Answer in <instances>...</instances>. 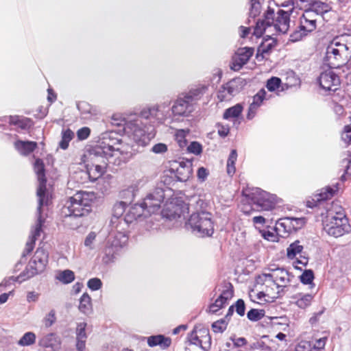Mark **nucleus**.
<instances>
[{
	"label": "nucleus",
	"mask_w": 351,
	"mask_h": 351,
	"mask_svg": "<svg viewBox=\"0 0 351 351\" xmlns=\"http://www.w3.org/2000/svg\"><path fill=\"white\" fill-rule=\"evenodd\" d=\"M134 154L132 148L123 143L116 132L103 133L97 143L90 147L84 154L90 180L95 181L108 168H110L111 165L119 166L125 163Z\"/></svg>",
	"instance_id": "f257e3e1"
},
{
	"label": "nucleus",
	"mask_w": 351,
	"mask_h": 351,
	"mask_svg": "<svg viewBox=\"0 0 351 351\" xmlns=\"http://www.w3.org/2000/svg\"><path fill=\"white\" fill-rule=\"evenodd\" d=\"M291 12V10L285 11L278 9L275 13L274 9L268 7L267 10L263 14V18L256 21L253 34L256 37L260 38L266 29L271 26H274L276 32L286 34L289 28Z\"/></svg>",
	"instance_id": "f03ea898"
},
{
	"label": "nucleus",
	"mask_w": 351,
	"mask_h": 351,
	"mask_svg": "<svg viewBox=\"0 0 351 351\" xmlns=\"http://www.w3.org/2000/svg\"><path fill=\"white\" fill-rule=\"evenodd\" d=\"M206 90L205 86L197 87L179 94L171 108L173 117L178 119L189 117L195 111L197 101Z\"/></svg>",
	"instance_id": "7ed1b4c3"
},
{
	"label": "nucleus",
	"mask_w": 351,
	"mask_h": 351,
	"mask_svg": "<svg viewBox=\"0 0 351 351\" xmlns=\"http://www.w3.org/2000/svg\"><path fill=\"white\" fill-rule=\"evenodd\" d=\"M185 227L197 237H211L214 233L212 214L205 210L195 212L190 215Z\"/></svg>",
	"instance_id": "20e7f679"
},
{
	"label": "nucleus",
	"mask_w": 351,
	"mask_h": 351,
	"mask_svg": "<svg viewBox=\"0 0 351 351\" xmlns=\"http://www.w3.org/2000/svg\"><path fill=\"white\" fill-rule=\"evenodd\" d=\"M112 121L113 125L117 126L123 125L124 130L130 134V136L138 146H147L154 137L155 134L146 132L145 128L138 123V120L126 122L125 119L117 118L114 114L112 117Z\"/></svg>",
	"instance_id": "39448f33"
},
{
	"label": "nucleus",
	"mask_w": 351,
	"mask_h": 351,
	"mask_svg": "<svg viewBox=\"0 0 351 351\" xmlns=\"http://www.w3.org/2000/svg\"><path fill=\"white\" fill-rule=\"evenodd\" d=\"M242 194L248 200L256 205L261 211H269L275 208L277 204V196L269 193L260 188H248L242 191Z\"/></svg>",
	"instance_id": "423d86ee"
},
{
	"label": "nucleus",
	"mask_w": 351,
	"mask_h": 351,
	"mask_svg": "<svg viewBox=\"0 0 351 351\" xmlns=\"http://www.w3.org/2000/svg\"><path fill=\"white\" fill-rule=\"evenodd\" d=\"M66 215L81 217L87 215L91 211V199L89 194L84 191H77L66 202Z\"/></svg>",
	"instance_id": "0eeeda50"
},
{
	"label": "nucleus",
	"mask_w": 351,
	"mask_h": 351,
	"mask_svg": "<svg viewBox=\"0 0 351 351\" xmlns=\"http://www.w3.org/2000/svg\"><path fill=\"white\" fill-rule=\"evenodd\" d=\"M324 230L330 236L340 237L351 231L348 219L343 213H337L335 215L328 216L324 222Z\"/></svg>",
	"instance_id": "6e6552de"
},
{
	"label": "nucleus",
	"mask_w": 351,
	"mask_h": 351,
	"mask_svg": "<svg viewBox=\"0 0 351 351\" xmlns=\"http://www.w3.org/2000/svg\"><path fill=\"white\" fill-rule=\"evenodd\" d=\"M34 169L39 182L37 189V196L38 197V210H40L43 206H47L49 202V195L47 194V179L45 176V165L42 159L37 158L35 160Z\"/></svg>",
	"instance_id": "1a4fd4ad"
},
{
	"label": "nucleus",
	"mask_w": 351,
	"mask_h": 351,
	"mask_svg": "<svg viewBox=\"0 0 351 351\" xmlns=\"http://www.w3.org/2000/svg\"><path fill=\"white\" fill-rule=\"evenodd\" d=\"M48 258V253L45 250L43 247H38L24 271L27 275L26 278H30L43 273L47 265Z\"/></svg>",
	"instance_id": "9d476101"
},
{
	"label": "nucleus",
	"mask_w": 351,
	"mask_h": 351,
	"mask_svg": "<svg viewBox=\"0 0 351 351\" xmlns=\"http://www.w3.org/2000/svg\"><path fill=\"white\" fill-rule=\"evenodd\" d=\"M165 199V191L161 188H156L153 192L147 195L139 205L143 207L145 215L150 216L158 211L161 203Z\"/></svg>",
	"instance_id": "9b49d317"
},
{
	"label": "nucleus",
	"mask_w": 351,
	"mask_h": 351,
	"mask_svg": "<svg viewBox=\"0 0 351 351\" xmlns=\"http://www.w3.org/2000/svg\"><path fill=\"white\" fill-rule=\"evenodd\" d=\"M245 83L241 78H234L220 86L217 91V98L220 101H230L239 94Z\"/></svg>",
	"instance_id": "f8f14e48"
},
{
	"label": "nucleus",
	"mask_w": 351,
	"mask_h": 351,
	"mask_svg": "<svg viewBox=\"0 0 351 351\" xmlns=\"http://www.w3.org/2000/svg\"><path fill=\"white\" fill-rule=\"evenodd\" d=\"M143 217L145 218L147 217V216L145 215L143 207L139 205V204H135L128 208L122 219L123 222L121 228H119L120 235L123 234V238L125 239V241L127 240L125 233L127 232L129 226L138 220H141Z\"/></svg>",
	"instance_id": "ddd939ff"
},
{
	"label": "nucleus",
	"mask_w": 351,
	"mask_h": 351,
	"mask_svg": "<svg viewBox=\"0 0 351 351\" xmlns=\"http://www.w3.org/2000/svg\"><path fill=\"white\" fill-rule=\"evenodd\" d=\"M306 223V219L304 217H285L277 221L276 230L289 234L302 228Z\"/></svg>",
	"instance_id": "4468645a"
},
{
	"label": "nucleus",
	"mask_w": 351,
	"mask_h": 351,
	"mask_svg": "<svg viewBox=\"0 0 351 351\" xmlns=\"http://www.w3.org/2000/svg\"><path fill=\"white\" fill-rule=\"evenodd\" d=\"M118 237H123V234L119 235L117 233V234L114 236L113 240H111L110 237L106 242V246L104 249V256L102 258L103 262L106 264L113 262L119 254V251L123 247V245Z\"/></svg>",
	"instance_id": "2eb2a0df"
},
{
	"label": "nucleus",
	"mask_w": 351,
	"mask_h": 351,
	"mask_svg": "<svg viewBox=\"0 0 351 351\" xmlns=\"http://www.w3.org/2000/svg\"><path fill=\"white\" fill-rule=\"evenodd\" d=\"M296 3L300 8H306L317 15L323 16L332 10V5L320 0H297Z\"/></svg>",
	"instance_id": "dca6fc26"
},
{
	"label": "nucleus",
	"mask_w": 351,
	"mask_h": 351,
	"mask_svg": "<svg viewBox=\"0 0 351 351\" xmlns=\"http://www.w3.org/2000/svg\"><path fill=\"white\" fill-rule=\"evenodd\" d=\"M318 82L320 87L326 91L335 92L340 86L339 77L332 71L322 72L319 78Z\"/></svg>",
	"instance_id": "f3484780"
},
{
	"label": "nucleus",
	"mask_w": 351,
	"mask_h": 351,
	"mask_svg": "<svg viewBox=\"0 0 351 351\" xmlns=\"http://www.w3.org/2000/svg\"><path fill=\"white\" fill-rule=\"evenodd\" d=\"M36 215L37 220L34 230H32L29 240L26 243L25 248L23 252V256H26L33 250L36 240L40 236V232H42V227L45 222V219L42 216V209L40 210L37 209Z\"/></svg>",
	"instance_id": "a211bd4d"
},
{
	"label": "nucleus",
	"mask_w": 351,
	"mask_h": 351,
	"mask_svg": "<svg viewBox=\"0 0 351 351\" xmlns=\"http://www.w3.org/2000/svg\"><path fill=\"white\" fill-rule=\"evenodd\" d=\"M254 51L252 47H246L238 49L232 56L230 69L234 71H239L249 61Z\"/></svg>",
	"instance_id": "6ab92c4d"
},
{
	"label": "nucleus",
	"mask_w": 351,
	"mask_h": 351,
	"mask_svg": "<svg viewBox=\"0 0 351 351\" xmlns=\"http://www.w3.org/2000/svg\"><path fill=\"white\" fill-rule=\"evenodd\" d=\"M339 184L336 183L333 186H327L326 189H323L319 193L314 195L311 200L306 202V206L311 208H313L324 201L328 200L332 198L336 192L339 189Z\"/></svg>",
	"instance_id": "aec40b11"
},
{
	"label": "nucleus",
	"mask_w": 351,
	"mask_h": 351,
	"mask_svg": "<svg viewBox=\"0 0 351 351\" xmlns=\"http://www.w3.org/2000/svg\"><path fill=\"white\" fill-rule=\"evenodd\" d=\"M126 204L123 202L115 204L112 209V216L110 219L111 230L116 231L120 235L119 228H121L124 213L126 211Z\"/></svg>",
	"instance_id": "412c9836"
},
{
	"label": "nucleus",
	"mask_w": 351,
	"mask_h": 351,
	"mask_svg": "<svg viewBox=\"0 0 351 351\" xmlns=\"http://www.w3.org/2000/svg\"><path fill=\"white\" fill-rule=\"evenodd\" d=\"M233 294V286L231 283H228V286L221 291L215 302L209 305V312L216 313L219 309L223 307L228 300L232 298Z\"/></svg>",
	"instance_id": "4be33fe9"
},
{
	"label": "nucleus",
	"mask_w": 351,
	"mask_h": 351,
	"mask_svg": "<svg viewBox=\"0 0 351 351\" xmlns=\"http://www.w3.org/2000/svg\"><path fill=\"white\" fill-rule=\"evenodd\" d=\"M341 58L339 49L333 44L327 47L324 62L330 68H339L342 64L339 63L338 60Z\"/></svg>",
	"instance_id": "5701e85b"
},
{
	"label": "nucleus",
	"mask_w": 351,
	"mask_h": 351,
	"mask_svg": "<svg viewBox=\"0 0 351 351\" xmlns=\"http://www.w3.org/2000/svg\"><path fill=\"white\" fill-rule=\"evenodd\" d=\"M277 45V40L270 36H267L258 47L256 58L258 61L264 59L265 54H270L273 48Z\"/></svg>",
	"instance_id": "b1692460"
},
{
	"label": "nucleus",
	"mask_w": 351,
	"mask_h": 351,
	"mask_svg": "<svg viewBox=\"0 0 351 351\" xmlns=\"http://www.w3.org/2000/svg\"><path fill=\"white\" fill-rule=\"evenodd\" d=\"M38 345L44 348L57 350L60 348L61 339L56 333L51 332L41 337L38 341Z\"/></svg>",
	"instance_id": "393cba45"
},
{
	"label": "nucleus",
	"mask_w": 351,
	"mask_h": 351,
	"mask_svg": "<svg viewBox=\"0 0 351 351\" xmlns=\"http://www.w3.org/2000/svg\"><path fill=\"white\" fill-rule=\"evenodd\" d=\"M192 172V161H182L180 162L179 167L176 169V176L178 180L186 182L191 176Z\"/></svg>",
	"instance_id": "a878e982"
},
{
	"label": "nucleus",
	"mask_w": 351,
	"mask_h": 351,
	"mask_svg": "<svg viewBox=\"0 0 351 351\" xmlns=\"http://www.w3.org/2000/svg\"><path fill=\"white\" fill-rule=\"evenodd\" d=\"M147 344L149 347L160 346L162 350H166L171 345V339L163 335H152L147 337Z\"/></svg>",
	"instance_id": "bb28decb"
},
{
	"label": "nucleus",
	"mask_w": 351,
	"mask_h": 351,
	"mask_svg": "<svg viewBox=\"0 0 351 351\" xmlns=\"http://www.w3.org/2000/svg\"><path fill=\"white\" fill-rule=\"evenodd\" d=\"M14 148L22 156H28L37 147V143L29 141L17 140L14 143Z\"/></svg>",
	"instance_id": "cd10ccee"
},
{
	"label": "nucleus",
	"mask_w": 351,
	"mask_h": 351,
	"mask_svg": "<svg viewBox=\"0 0 351 351\" xmlns=\"http://www.w3.org/2000/svg\"><path fill=\"white\" fill-rule=\"evenodd\" d=\"M302 16L300 19V26L304 28L307 33L311 32L316 29V19H311L312 13L306 8Z\"/></svg>",
	"instance_id": "c85d7f7f"
},
{
	"label": "nucleus",
	"mask_w": 351,
	"mask_h": 351,
	"mask_svg": "<svg viewBox=\"0 0 351 351\" xmlns=\"http://www.w3.org/2000/svg\"><path fill=\"white\" fill-rule=\"evenodd\" d=\"M78 308L80 311L85 315H88L93 311L91 298L87 293H84L80 298Z\"/></svg>",
	"instance_id": "c756f323"
},
{
	"label": "nucleus",
	"mask_w": 351,
	"mask_h": 351,
	"mask_svg": "<svg viewBox=\"0 0 351 351\" xmlns=\"http://www.w3.org/2000/svg\"><path fill=\"white\" fill-rule=\"evenodd\" d=\"M243 110V104H237L236 105L225 110L223 114V118L226 120H229L233 118H239L241 116Z\"/></svg>",
	"instance_id": "7c9ffc66"
},
{
	"label": "nucleus",
	"mask_w": 351,
	"mask_h": 351,
	"mask_svg": "<svg viewBox=\"0 0 351 351\" xmlns=\"http://www.w3.org/2000/svg\"><path fill=\"white\" fill-rule=\"evenodd\" d=\"M74 137V132L69 128L63 130L61 134V140L59 142V147L62 149H66L69 147V142Z\"/></svg>",
	"instance_id": "2f4dec72"
},
{
	"label": "nucleus",
	"mask_w": 351,
	"mask_h": 351,
	"mask_svg": "<svg viewBox=\"0 0 351 351\" xmlns=\"http://www.w3.org/2000/svg\"><path fill=\"white\" fill-rule=\"evenodd\" d=\"M160 112L159 106H155L142 110L140 112L139 117L146 119L151 117H154L157 119H162V117H160Z\"/></svg>",
	"instance_id": "473e14b6"
},
{
	"label": "nucleus",
	"mask_w": 351,
	"mask_h": 351,
	"mask_svg": "<svg viewBox=\"0 0 351 351\" xmlns=\"http://www.w3.org/2000/svg\"><path fill=\"white\" fill-rule=\"evenodd\" d=\"M300 243V241L296 240L287 248V255L289 259L294 258L298 254L302 252L304 247Z\"/></svg>",
	"instance_id": "72a5a7b5"
},
{
	"label": "nucleus",
	"mask_w": 351,
	"mask_h": 351,
	"mask_svg": "<svg viewBox=\"0 0 351 351\" xmlns=\"http://www.w3.org/2000/svg\"><path fill=\"white\" fill-rule=\"evenodd\" d=\"M77 108L84 119L90 118L95 114L93 107L86 101H80L77 104Z\"/></svg>",
	"instance_id": "f704fd0d"
},
{
	"label": "nucleus",
	"mask_w": 351,
	"mask_h": 351,
	"mask_svg": "<svg viewBox=\"0 0 351 351\" xmlns=\"http://www.w3.org/2000/svg\"><path fill=\"white\" fill-rule=\"evenodd\" d=\"M237 159V152L235 149H232L228 156L227 160V173L229 176H232L236 171L235 162Z\"/></svg>",
	"instance_id": "c9c22d12"
},
{
	"label": "nucleus",
	"mask_w": 351,
	"mask_h": 351,
	"mask_svg": "<svg viewBox=\"0 0 351 351\" xmlns=\"http://www.w3.org/2000/svg\"><path fill=\"white\" fill-rule=\"evenodd\" d=\"M56 278L64 285L71 283L75 280V274L70 269H65L60 271Z\"/></svg>",
	"instance_id": "e433bc0d"
},
{
	"label": "nucleus",
	"mask_w": 351,
	"mask_h": 351,
	"mask_svg": "<svg viewBox=\"0 0 351 351\" xmlns=\"http://www.w3.org/2000/svg\"><path fill=\"white\" fill-rule=\"evenodd\" d=\"M198 330H197V326H195L193 330L190 333L189 337V341L191 344H193L195 346H198L201 348L202 350L204 351H208L209 348H206V346H204L202 345V340L200 339L199 337L197 335Z\"/></svg>",
	"instance_id": "4c0bfd02"
},
{
	"label": "nucleus",
	"mask_w": 351,
	"mask_h": 351,
	"mask_svg": "<svg viewBox=\"0 0 351 351\" xmlns=\"http://www.w3.org/2000/svg\"><path fill=\"white\" fill-rule=\"evenodd\" d=\"M36 335L33 332H25L18 341V345L21 346H29L36 342Z\"/></svg>",
	"instance_id": "58836bf2"
},
{
	"label": "nucleus",
	"mask_w": 351,
	"mask_h": 351,
	"mask_svg": "<svg viewBox=\"0 0 351 351\" xmlns=\"http://www.w3.org/2000/svg\"><path fill=\"white\" fill-rule=\"evenodd\" d=\"M26 276H27V275H26L25 272L23 271L17 277L10 276V277H8V278H5L0 283V288L2 287H7L11 285L12 284H13L14 282H15L16 281H19L20 282H21L23 281H25V280L28 279V278H26Z\"/></svg>",
	"instance_id": "ea45409f"
},
{
	"label": "nucleus",
	"mask_w": 351,
	"mask_h": 351,
	"mask_svg": "<svg viewBox=\"0 0 351 351\" xmlns=\"http://www.w3.org/2000/svg\"><path fill=\"white\" fill-rule=\"evenodd\" d=\"M189 134V130H178L176 132L175 139L178 143L179 147L182 149L187 146L188 141L186 140V136Z\"/></svg>",
	"instance_id": "a19ab883"
},
{
	"label": "nucleus",
	"mask_w": 351,
	"mask_h": 351,
	"mask_svg": "<svg viewBox=\"0 0 351 351\" xmlns=\"http://www.w3.org/2000/svg\"><path fill=\"white\" fill-rule=\"evenodd\" d=\"M308 33L306 32L305 29L302 28L300 25L298 29H295L293 33L290 34L289 40L291 43H295L301 40Z\"/></svg>",
	"instance_id": "79ce46f5"
},
{
	"label": "nucleus",
	"mask_w": 351,
	"mask_h": 351,
	"mask_svg": "<svg viewBox=\"0 0 351 351\" xmlns=\"http://www.w3.org/2000/svg\"><path fill=\"white\" fill-rule=\"evenodd\" d=\"M276 273L275 274L276 282L279 280L282 283L290 282L289 272L283 268L276 267Z\"/></svg>",
	"instance_id": "37998d69"
},
{
	"label": "nucleus",
	"mask_w": 351,
	"mask_h": 351,
	"mask_svg": "<svg viewBox=\"0 0 351 351\" xmlns=\"http://www.w3.org/2000/svg\"><path fill=\"white\" fill-rule=\"evenodd\" d=\"M228 324V320H226V319L222 318L213 322L211 326L214 332L222 333L226 330Z\"/></svg>",
	"instance_id": "c03bdc74"
},
{
	"label": "nucleus",
	"mask_w": 351,
	"mask_h": 351,
	"mask_svg": "<svg viewBox=\"0 0 351 351\" xmlns=\"http://www.w3.org/2000/svg\"><path fill=\"white\" fill-rule=\"evenodd\" d=\"M265 316L264 310H258L256 308H252L247 313V317L252 322H257L261 320Z\"/></svg>",
	"instance_id": "a18cd8bd"
},
{
	"label": "nucleus",
	"mask_w": 351,
	"mask_h": 351,
	"mask_svg": "<svg viewBox=\"0 0 351 351\" xmlns=\"http://www.w3.org/2000/svg\"><path fill=\"white\" fill-rule=\"evenodd\" d=\"M261 5L259 0H250V18L255 19L261 13Z\"/></svg>",
	"instance_id": "49530a36"
},
{
	"label": "nucleus",
	"mask_w": 351,
	"mask_h": 351,
	"mask_svg": "<svg viewBox=\"0 0 351 351\" xmlns=\"http://www.w3.org/2000/svg\"><path fill=\"white\" fill-rule=\"evenodd\" d=\"M56 311L51 309L43 319V324L45 328H49L56 322Z\"/></svg>",
	"instance_id": "de8ad7c7"
},
{
	"label": "nucleus",
	"mask_w": 351,
	"mask_h": 351,
	"mask_svg": "<svg viewBox=\"0 0 351 351\" xmlns=\"http://www.w3.org/2000/svg\"><path fill=\"white\" fill-rule=\"evenodd\" d=\"M313 300V295L311 294L302 295L300 298L298 299L295 304L300 308H305L308 306Z\"/></svg>",
	"instance_id": "09e8293b"
},
{
	"label": "nucleus",
	"mask_w": 351,
	"mask_h": 351,
	"mask_svg": "<svg viewBox=\"0 0 351 351\" xmlns=\"http://www.w3.org/2000/svg\"><path fill=\"white\" fill-rule=\"evenodd\" d=\"M314 273L311 269H306L300 276V282L304 285H310L314 279Z\"/></svg>",
	"instance_id": "8fccbe9b"
},
{
	"label": "nucleus",
	"mask_w": 351,
	"mask_h": 351,
	"mask_svg": "<svg viewBox=\"0 0 351 351\" xmlns=\"http://www.w3.org/2000/svg\"><path fill=\"white\" fill-rule=\"evenodd\" d=\"M87 324L84 322L77 323L75 334H76V339H87V335L86 333V328Z\"/></svg>",
	"instance_id": "3c124183"
},
{
	"label": "nucleus",
	"mask_w": 351,
	"mask_h": 351,
	"mask_svg": "<svg viewBox=\"0 0 351 351\" xmlns=\"http://www.w3.org/2000/svg\"><path fill=\"white\" fill-rule=\"evenodd\" d=\"M281 82V80L279 77H272L267 80L266 87L268 90L272 92L280 87Z\"/></svg>",
	"instance_id": "603ef678"
},
{
	"label": "nucleus",
	"mask_w": 351,
	"mask_h": 351,
	"mask_svg": "<svg viewBox=\"0 0 351 351\" xmlns=\"http://www.w3.org/2000/svg\"><path fill=\"white\" fill-rule=\"evenodd\" d=\"M266 91L264 88L261 89L254 97L252 105L259 107L265 99Z\"/></svg>",
	"instance_id": "864d4df0"
},
{
	"label": "nucleus",
	"mask_w": 351,
	"mask_h": 351,
	"mask_svg": "<svg viewBox=\"0 0 351 351\" xmlns=\"http://www.w3.org/2000/svg\"><path fill=\"white\" fill-rule=\"evenodd\" d=\"M186 147L189 153L199 155L202 152V145L197 141H193Z\"/></svg>",
	"instance_id": "5fc2aeb1"
},
{
	"label": "nucleus",
	"mask_w": 351,
	"mask_h": 351,
	"mask_svg": "<svg viewBox=\"0 0 351 351\" xmlns=\"http://www.w3.org/2000/svg\"><path fill=\"white\" fill-rule=\"evenodd\" d=\"M198 332L201 335L199 337L204 338L206 340L205 343H207L206 348H209V350L211 347V336L209 332V330L204 328H199L197 326Z\"/></svg>",
	"instance_id": "6e6d98bb"
},
{
	"label": "nucleus",
	"mask_w": 351,
	"mask_h": 351,
	"mask_svg": "<svg viewBox=\"0 0 351 351\" xmlns=\"http://www.w3.org/2000/svg\"><path fill=\"white\" fill-rule=\"evenodd\" d=\"M87 287L91 291H97L102 287V282L98 278H93L88 280L87 282Z\"/></svg>",
	"instance_id": "4d7b16f0"
},
{
	"label": "nucleus",
	"mask_w": 351,
	"mask_h": 351,
	"mask_svg": "<svg viewBox=\"0 0 351 351\" xmlns=\"http://www.w3.org/2000/svg\"><path fill=\"white\" fill-rule=\"evenodd\" d=\"M250 350H262L265 351H271V348L266 345V343L263 341H257L250 345Z\"/></svg>",
	"instance_id": "13d9d810"
},
{
	"label": "nucleus",
	"mask_w": 351,
	"mask_h": 351,
	"mask_svg": "<svg viewBox=\"0 0 351 351\" xmlns=\"http://www.w3.org/2000/svg\"><path fill=\"white\" fill-rule=\"evenodd\" d=\"M234 308H235V311L239 315L243 316L245 315V304L243 299L237 300L234 304Z\"/></svg>",
	"instance_id": "bf43d9fd"
},
{
	"label": "nucleus",
	"mask_w": 351,
	"mask_h": 351,
	"mask_svg": "<svg viewBox=\"0 0 351 351\" xmlns=\"http://www.w3.org/2000/svg\"><path fill=\"white\" fill-rule=\"evenodd\" d=\"M168 150L167 145L162 143L155 144L151 149V151L156 154H162Z\"/></svg>",
	"instance_id": "052dcab7"
},
{
	"label": "nucleus",
	"mask_w": 351,
	"mask_h": 351,
	"mask_svg": "<svg viewBox=\"0 0 351 351\" xmlns=\"http://www.w3.org/2000/svg\"><path fill=\"white\" fill-rule=\"evenodd\" d=\"M351 163V155H350V158H344L342 160V165L345 167L344 172L341 176V181L342 182H345L347 180V175H348V169H350V165Z\"/></svg>",
	"instance_id": "680f3d73"
},
{
	"label": "nucleus",
	"mask_w": 351,
	"mask_h": 351,
	"mask_svg": "<svg viewBox=\"0 0 351 351\" xmlns=\"http://www.w3.org/2000/svg\"><path fill=\"white\" fill-rule=\"evenodd\" d=\"M216 126L218 130V134L221 137L224 138L228 135L230 132V127L228 125L218 123Z\"/></svg>",
	"instance_id": "e2e57ef3"
},
{
	"label": "nucleus",
	"mask_w": 351,
	"mask_h": 351,
	"mask_svg": "<svg viewBox=\"0 0 351 351\" xmlns=\"http://www.w3.org/2000/svg\"><path fill=\"white\" fill-rule=\"evenodd\" d=\"M208 175H209V171L206 168H205L204 167H201L197 169V177L198 180L200 182H205L206 180Z\"/></svg>",
	"instance_id": "0e129e2a"
},
{
	"label": "nucleus",
	"mask_w": 351,
	"mask_h": 351,
	"mask_svg": "<svg viewBox=\"0 0 351 351\" xmlns=\"http://www.w3.org/2000/svg\"><path fill=\"white\" fill-rule=\"evenodd\" d=\"M90 130L88 127H83L80 129H79L77 132V136L79 140L83 141L90 136Z\"/></svg>",
	"instance_id": "69168bd1"
},
{
	"label": "nucleus",
	"mask_w": 351,
	"mask_h": 351,
	"mask_svg": "<svg viewBox=\"0 0 351 351\" xmlns=\"http://www.w3.org/2000/svg\"><path fill=\"white\" fill-rule=\"evenodd\" d=\"M341 139L348 144L351 142V125H346L344 127L341 134Z\"/></svg>",
	"instance_id": "338daca9"
},
{
	"label": "nucleus",
	"mask_w": 351,
	"mask_h": 351,
	"mask_svg": "<svg viewBox=\"0 0 351 351\" xmlns=\"http://www.w3.org/2000/svg\"><path fill=\"white\" fill-rule=\"evenodd\" d=\"M96 234L94 232H90L85 238L84 245L90 250L93 249V244L95 240Z\"/></svg>",
	"instance_id": "774afa93"
}]
</instances>
